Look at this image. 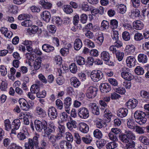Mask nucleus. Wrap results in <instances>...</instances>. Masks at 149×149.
I'll return each instance as SVG.
<instances>
[{"label":"nucleus","instance_id":"7c9ffc66","mask_svg":"<svg viewBox=\"0 0 149 149\" xmlns=\"http://www.w3.org/2000/svg\"><path fill=\"white\" fill-rule=\"evenodd\" d=\"M42 60L40 58H38L35 59L33 64L34 68L36 70L39 69L41 67Z\"/></svg>","mask_w":149,"mask_h":149},{"label":"nucleus","instance_id":"864d4df0","mask_svg":"<svg viewBox=\"0 0 149 149\" xmlns=\"http://www.w3.org/2000/svg\"><path fill=\"white\" fill-rule=\"evenodd\" d=\"M125 132L129 140H130V139H135V136L131 131H126Z\"/></svg>","mask_w":149,"mask_h":149},{"label":"nucleus","instance_id":"052dcab7","mask_svg":"<svg viewBox=\"0 0 149 149\" xmlns=\"http://www.w3.org/2000/svg\"><path fill=\"white\" fill-rule=\"evenodd\" d=\"M32 22L29 20H26L22 22L21 24L22 26L25 27H29L32 25Z\"/></svg>","mask_w":149,"mask_h":149},{"label":"nucleus","instance_id":"a878e982","mask_svg":"<svg viewBox=\"0 0 149 149\" xmlns=\"http://www.w3.org/2000/svg\"><path fill=\"white\" fill-rule=\"evenodd\" d=\"M42 48L44 51L47 53H49L54 50V48L53 47L47 44H45L43 45Z\"/></svg>","mask_w":149,"mask_h":149},{"label":"nucleus","instance_id":"412c9836","mask_svg":"<svg viewBox=\"0 0 149 149\" xmlns=\"http://www.w3.org/2000/svg\"><path fill=\"white\" fill-rule=\"evenodd\" d=\"M82 46V42L80 39L77 38L75 40L74 44V47L75 50L77 51L79 50Z\"/></svg>","mask_w":149,"mask_h":149},{"label":"nucleus","instance_id":"c756f323","mask_svg":"<svg viewBox=\"0 0 149 149\" xmlns=\"http://www.w3.org/2000/svg\"><path fill=\"white\" fill-rule=\"evenodd\" d=\"M101 58L104 61L108 60L110 59V56L109 52L106 51H103L100 54Z\"/></svg>","mask_w":149,"mask_h":149},{"label":"nucleus","instance_id":"49530a36","mask_svg":"<svg viewBox=\"0 0 149 149\" xmlns=\"http://www.w3.org/2000/svg\"><path fill=\"white\" fill-rule=\"evenodd\" d=\"M81 8L85 11H88L90 9V7L87 2H83L81 4Z\"/></svg>","mask_w":149,"mask_h":149},{"label":"nucleus","instance_id":"5701e85b","mask_svg":"<svg viewBox=\"0 0 149 149\" xmlns=\"http://www.w3.org/2000/svg\"><path fill=\"white\" fill-rule=\"evenodd\" d=\"M148 57L146 55L141 54L138 56V60L139 62L143 63H146L148 61Z\"/></svg>","mask_w":149,"mask_h":149},{"label":"nucleus","instance_id":"a18cd8bd","mask_svg":"<svg viewBox=\"0 0 149 149\" xmlns=\"http://www.w3.org/2000/svg\"><path fill=\"white\" fill-rule=\"evenodd\" d=\"M109 26V23L107 21L104 20L102 22L101 27L103 30L108 29Z\"/></svg>","mask_w":149,"mask_h":149},{"label":"nucleus","instance_id":"2eb2a0df","mask_svg":"<svg viewBox=\"0 0 149 149\" xmlns=\"http://www.w3.org/2000/svg\"><path fill=\"white\" fill-rule=\"evenodd\" d=\"M59 144L62 149H71L72 148L71 143L66 141H61L60 142Z\"/></svg>","mask_w":149,"mask_h":149},{"label":"nucleus","instance_id":"5fc2aeb1","mask_svg":"<svg viewBox=\"0 0 149 149\" xmlns=\"http://www.w3.org/2000/svg\"><path fill=\"white\" fill-rule=\"evenodd\" d=\"M127 125L128 127L131 129H134L136 125H135L134 122L131 120H129L127 122Z\"/></svg>","mask_w":149,"mask_h":149},{"label":"nucleus","instance_id":"9d476101","mask_svg":"<svg viewBox=\"0 0 149 149\" xmlns=\"http://www.w3.org/2000/svg\"><path fill=\"white\" fill-rule=\"evenodd\" d=\"M26 58V63L28 62L30 66H32L31 62L33 61L36 57V55L34 53H27L25 54Z\"/></svg>","mask_w":149,"mask_h":149},{"label":"nucleus","instance_id":"b1692460","mask_svg":"<svg viewBox=\"0 0 149 149\" xmlns=\"http://www.w3.org/2000/svg\"><path fill=\"white\" fill-rule=\"evenodd\" d=\"M39 3L43 7L46 9H50L52 6V4L51 3L46 2L45 0H40Z\"/></svg>","mask_w":149,"mask_h":149},{"label":"nucleus","instance_id":"a211bd4d","mask_svg":"<svg viewBox=\"0 0 149 149\" xmlns=\"http://www.w3.org/2000/svg\"><path fill=\"white\" fill-rule=\"evenodd\" d=\"M133 26L135 29L138 30H141L144 26L143 22L139 20L134 22L133 23Z\"/></svg>","mask_w":149,"mask_h":149},{"label":"nucleus","instance_id":"473e14b6","mask_svg":"<svg viewBox=\"0 0 149 149\" xmlns=\"http://www.w3.org/2000/svg\"><path fill=\"white\" fill-rule=\"evenodd\" d=\"M63 9L67 14H70L73 12L72 7L69 5H64L63 7Z\"/></svg>","mask_w":149,"mask_h":149},{"label":"nucleus","instance_id":"8fccbe9b","mask_svg":"<svg viewBox=\"0 0 149 149\" xmlns=\"http://www.w3.org/2000/svg\"><path fill=\"white\" fill-rule=\"evenodd\" d=\"M110 24L112 29H116L118 26V22L115 19H112L111 20Z\"/></svg>","mask_w":149,"mask_h":149},{"label":"nucleus","instance_id":"bf43d9fd","mask_svg":"<svg viewBox=\"0 0 149 149\" xmlns=\"http://www.w3.org/2000/svg\"><path fill=\"white\" fill-rule=\"evenodd\" d=\"M137 133L139 134H142L144 133V130L143 128L139 126L136 125L135 129H134Z\"/></svg>","mask_w":149,"mask_h":149},{"label":"nucleus","instance_id":"6ab92c4d","mask_svg":"<svg viewBox=\"0 0 149 149\" xmlns=\"http://www.w3.org/2000/svg\"><path fill=\"white\" fill-rule=\"evenodd\" d=\"M100 90L103 93H107L111 90L110 87L107 83L102 84L100 86Z\"/></svg>","mask_w":149,"mask_h":149},{"label":"nucleus","instance_id":"f3484780","mask_svg":"<svg viewBox=\"0 0 149 149\" xmlns=\"http://www.w3.org/2000/svg\"><path fill=\"white\" fill-rule=\"evenodd\" d=\"M0 31L5 37L9 38H11L12 36V33L8 31V29L5 27H1L0 29Z\"/></svg>","mask_w":149,"mask_h":149},{"label":"nucleus","instance_id":"774afa93","mask_svg":"<svg viewBox=\"0 0 149 149\" xmlns=\"http://www.w3.org/2000/svg\"><path fill=\"white\" fill-rule=\"evenodd\" d=\"M46 93L45 91L44 90L42 92H38L36 94L37 97L38 98H44L45 97L46 95Z\"/></svg>","mask_w":149,"mask_h":149},{"label":"nucleus","instance_id":"4468645a","mask_svg":"<svg viewBox=\"0 0 149 149\" xmlns=\"http://www.w3.org/2000/svg\"><path fill=\"white\" fill-rule=\"evenodd\" d=\"M136 60L133 56H129L126 60L127 65L129 67L134 66L135 65Z\"/></svg>","mask_w":149,"mask_h":149},{"label":"nucleus","instance_id":"39448f33","mask_svg":"<svg viewBox=\"0 0 149 149\" xmlns=\"http://www.w3.org/2000/svg\"><path fill=\"white\" fill-rule=\"evenodd\" d=\"M91 77L94 81H98L103 77V74L100 70H94L91 74Z\"/></svg>","mask_w":149,"mask_h":149},{"label":"nucleus","instance_id":"f704fd0d","mask_svg":"<svg viewBox=\"0 0 149 149\" xmlns=\"http://www.w3.org/2000/svg\"><path fill=\"white\" fill-rule=\"evenodd\" d=\"M84 43L88 47L91 48H93L95 46L93 42L88 39H86L84 40Z\"/></svg>","mask_w":149,"mask_h":149},{"label":"nucleus","instance_id":"f8f14e48","mask_svg":"<svg viewBox=\"0 0 149 149\" xmlns=\"http://www.w3.org/2000/svg\"><path fill=\"white\" fill-rule=\"evenodd\" d=\"M89 107L91 109L93 113L96 115L100 114L99 109L95 103H91L89 104Z\"/></svg>","mask_w":149,"mask_h":149},{"label":"nucleus","instance_id":"6e6552de","mask_svg":"<svg viewBox=\"0 0 149 149\" xmlns=\"http://www.w3.org/2000/svg\"><path fill=\"white\" fill-rule=\"evenodd\" d=\"M47 113L49 116L53 119L56 118L58 116V112L57 109L52 106L50 107L49 108Z\"/></svg>","mask_w":149,"mask_h":149},{"label":"nucleus","instance_id":"680f3d73","mask_svg":"<svg viewBox=\"0 0 149 149\" xmlns=\"http://www.w3.org/2000/svg\"><path fill=\"white\" fill-rule=\"evenodd\" d=\"M87 15L85 14H83L80 16V21L83 24L85 23L87 20Z\"/></svg>","mask_w":149,"mask_h":149},{"label":"nucleus","instance_id":"f257e3e1","mask_svg":"<svg viewBox=\"0 0 149 149\" xmlns=\"http://www.w3.org/2000/svg\"><path fill=\"white\" fill-rule=\"evenodd\" d=\"M34 124L33 123H31V127L33 131L34 130V126L35 129L38 132H41L42 129L44 130V134H45L46 136L51 134L52 133L54 132L56 129V127L53 122H49L47 128V121L42 120L41 121L38 120H36L34 121Z\"/></svg>","mask_w":149,"mask_h":149},{"label":"nucleus","instance_id":"20e7f679","mask_svg":"<svg viewBox=\"0 0 149 149\" xmlns=\"http://www.w3.org/2000/svg\"><path fill=\"white\" fill-rule=\"evenodd\" d=\"M145 116V113L140 111H136L134 114L135 121L140 125L143 124L146 122L147 119Z\"/></svg>","mask_w":149,"mask_h":149},{"label":"nucleus","instance_id":"393cba45","mask_svg":"<svg viewBox=\"0 0 149 149\" xmlns=\"http://www.w3.org/2000/svg\"><path fill=\"white\" fill-rule=\"evenodd\" d=\"M70 81L71 85L75 88L78 87L80 84L78 79L75 77H72L70 79Z\"/></svg>","mask_w":149,"mask_h":149},{"label":"nucleus","instance_id":"0eeeda50","mask_svg":"<svg viewBox=\"0 0 149 149\" xmlns=\"http://www.w3.org/2000/svg\"><path fill=\"white\" fill-rule=\"evenodd\" d=\"M97 90L96 88L93 86L89 87L87 90L86 95L89 98H93L95 97Z\"/></svg>","mask_w":149,"mask_h":149},{"label":"nucleus","instance_id":"1a4fd4ad","mask_svg":"<svg viewBox=\"0 0 149 149\" xmlns=\"http://www.w3.org/2000/svg\"><path fill=\"white\" fill-rule=\"evenodd\" d=\"M72 103V99L70 97H66L64 101V105L65 111L68 114L70 113V107Z\"/></svg>","mask_w":149,"mask_h":149},{"label":"nucleus","instance_id":"603ef678","mask_svg":"<svg viewBox=\"0 0 149 149\" xmlns=\"http://www.w3.org/2000/svg\"><path fill=\"white\" fill-rule=\"evenodd\" d=\"M9 10L10 12L13 14H16L17 13L18 8L16 6L10 5V6Z\"/></svg>","mask_w":149,"mask_h":149},{"label":"nucleus","instance_id":"2f4dec72","mask_svg":"<svg viewBox=\"0 0 149 149\" xmlns=\"http://www.w3.org/2000/svg\"><path fill=\"white\" fill-rule=\"evenodd\" d=\"M106 143V141L104 139H99L96 142V144L98 148H101Z\"/></svg>","mask_w":149,"mask_h":149},{"label":"nucleus","instance_id":"cd10ccee","mask_svg":"<svg viewBox=\"0 0 149 149\" xmlns=\"http://www.w3.org/2000/svg\"><path fill=\"white\" fill-rule=\"evenodd\" d=\"M121 76L124 79L128 81L132 78V75L130 73L126 72H123L121 73Z\"/></svg>","mask_w":149,"mask_h":149},{"label":"nucleus","instance_id":"338daca9","mask_svg":"<svg viewBox=\"0 0 149 149\" xmlns=\"http://www.w3.org/2000/svg\"><path fill=\"white\" fill-rule=\"evenodd\" d=\"M116 92L120 94H124L125 93V88L121 87H118L115 89Z\"/></svg>","mask_w":149,"mask_h":149},{"label":"nucleus","instance_id":"0e129e2a","mask_svg":"<svg viewBox=\"0 0 149 149\" xmlns=\"http://www.w3.org/2000/svg\"><path fill=\"white\" fill-rule=\"evenodd\" d=\"M81 139L82 141L86 144L90 143L92 141V138L90 137H88L87 136L82 137Z\"/></svg>","mask_w":149,"mask_h":149},{"label":"nucleus","instance_id":"ea45409f","mask_svg":"<svg viewBox=\"0 0 149 149\" xmlns=\"http://www.w3.org/2000/svg\"><path fill=\"white\" fill-rule=\"evenodd\" d=\"M93 135L94 137L97 139L101 138L102 136L101 131L98 129H96L94 131Z\"/></svg>","mask_w":149,"mask_h":149},{"label":"nucleus","instance_id":"09e8293b","mask_svg":"<svg viewBox=\"0 0 149 149\" xmlns=\"http://www.w3.org/2000/svg\"><path fill=\"white\" fill-rule=\"evenodd\" d=\"M30 17V15H29L22 14L19 15L18 17V19L21 20L25 19H29Z\"/></svg>","mask_w":149,"mask_h":149},{"label":"nucleus","instance_id":"c03bdc74","mask_svg":"<svg viewBox=\"0 0 149 149\" xmlns=\"http://www.w3.org/2000/svg\"><path fill=\"white\" fill-rule=\"evenodd\" d=\"M13 125L14 126V128L16 130L18 129L20 125V122L18 119H15L12 123Z\"/></svg>","mask_w":149,"mask_h":149},{"label":"nucleus","instance_id":"e433bc0d","mask_svg":"<svg viewBox=\"0 0 149 149\" xmlns=\"http://www.w3.org/2000/svg\"><path fill=\"white\" fill-rule=\"evenodd\" d=\"M134 71L138 75H141L144 73V69L140 66H137L134 70Z\"/></svg>","mask_w":149,"mask_h":149},{"label":"nucleus","instance_id":"aec40b11","mask_svg":"<svg viewBox=\"0 0 149 149\" xmlns=\"http://www.w3.org/2000/svg\"><path fill=\"white\" fill-rule=\"evenodd\" d=\"M137 103V101L136 99H130L127 102L126 105L130 108L134 109L136 107Z\"/></svg>","mask_w":149,"mask_h":149},{"label":"nucleus","instance_id":"4c0bfd02","mask_svg":"<svg viewBox=\"0 0 149 149\" xmlns=\"http://www.w3.org/2000/svg\"><path fill=\"white\" fill-rule=\"evenodd\" d=\"M117 144L115 141L112 142L107 143L106 145V147L107 149H113L116 148Z\"/></svg>","mask_w":149,"mask_h":149},{"label":"nucleus","instance_id":"4be33fe9","mask_svg":"<svg viewBox=\"0 0 149 149\" xmlns=\"http://www.w3.org/2000/svg\"><path fill=\"white\" fill-rule=\"evenodd\" d=\"M42 19L46 22H49L50 18V14L47 11H45L42 12L40 15Z\"/></svg>","mask_w":149,"mask_h":149},{"label":"nucleus","instance_id":"dca6fc26","mask_svg":"<svg viewBox=\"0 0 149 149\" xmlns=\"http://www.w3.org/2000/svg\"><path fill=\"white\" fill-rule=\"evenodd\" d=\"M79 130L83 133H86L88 131V126L85 123H80L79 124Z\"/></svg>","mask_w":149,"mask_h":149},{"label":"nucleus","instance_id":"423d86ee","mask_svg":"<svg viewBox=\"0 0 149 149\" xmlns=\"http://www.w3.org/2000/svg\"><path fill=\"white\" fill-rule=\"evenodd\" d=\"M78 113L79 117L82 119H86L89 115L88 109L85 107L79 108L78 111Z\"/></svg>","mask_w":149,"mask_h":149},{"label":"nucleus","instance_id":"e2e57ef3","mask_svg":"<svg viewBox=\"0 0 149 149\" xmlns=\"http://www.w3.org/2000/svg\"><path fill=\"white\" fill-rule=\"evenodd\" d=\"M116 57L119 61H121L123 58L124 54L123 52H120L119 51L117 52L115 54Z\"/></svg>","mask_w":149,"mask_h":149},{"label":"nucleus","instance_id":"4d7b16f0","mask_svg":"<svg viewBox=\"0 0 149 149\" xmlns=\"http://www.w3.org/2000/svg\"><path fill=\"white\" fill-rule=\"evenodd\" d=\"M119 12L122 14H124L126 10V7L125 5L123 4H120L118 7Z\"/></svg>","mask_w":149,"mask_h":149},{"label":"nucleus","instance_id":"37998d69","mask_svg":"<svg viewBox=\"0 0 149 149\" xmlns=\"http://www.w3.org/2000/svg\"><path fill=\"white\" fill-rule=\"evenodd\" d=\"M4 126L6 130L8 131L11 129V125L10 122L8 119H6L4 121Z\"/></svg>","mask_w":149,"mask_h":149},{"label":"nucleus","instance_id":"c85d7f7f","mask_svg":"<svg viewBox=\"0 0 149 149\" xmlns=\"http://www.w3.org/2000/svg\"><path fill=\"white\" fill-rule=\"evenodd\" d=\"M29 29L30 32L33 34H35L37 32L40 34L42 32L41 29H39L38 27L35 25L32 26Z\"/></svg>","mask_w":149,"mask_h":149},{"label":"nucleus","instance_id":"79ce46f5","mask_svg":"<svg viewBox=\"0 0 149 149\" xmlns=\"http://www.w3.org/2000/svg\"><path fill=\"white\" fill-rule=\"evenodd\" d=\"M104 116L105 117L107 118L109 120L111 117L112 116V114L111 112L108 109L105 110L104 112Z\"/></svg>","mask_w":149,"mask_h":149},{"label":"nucleus","instance_id":"69168bd1","mask_svg":"<svg viewBox=\"0 0 149 149\" xmlns=\"http://www.w3.org/2000/svg\"><path fill=\"white\" fill-rule=\"evenodd\" d=\"M74 136L76 139V142L78 144H80L81 142V139L80 136L77 133H74Z\"/></svg>","mask_w":149,"mask_h":149},{"label":"nucleus","instance_id":"7ed1b4c3","mask_svg":"<svg viewBox=\"0 0 149 149\" xmlns=\"http://www.w3.org/2000/svg\"><path fill=\"white\" fill-rule=\"evenodd\" d=\"M39 137V135L36 134L32 139H29L28 141L25 143L24 147L25 149H34V146L36 147L38 146L39 144L38 139Z\"/></svg>","mask_w":149,"mask_h":149},{"label":"nucleus","instance_id":"bb28decb","mask_svg":"<svg viewBox=\"0 0 149 149\" xmlns=\"http://www.w3.org/2000/svg\"><path fill=\"white\" fill-rule=\"evenodd\" d=\"M40 83H38L32 85L31 88V92L32 93L37 94L40 90Z\"/></svg>","mask_w":149,"mask_h":149},{"label":"nucleus","instance_id":"13d9d810","mask_svg":"<svg viewBox=\"0 0 149 149\" xmlns=\"http://www.w3.org/2000/svg\"><path fill=\"white\" fill-rule=\"evenodd\" d=\"M131 16H134L135 17H139L140 15V11L139 10L135 9V10L133 9L131 10Z\"/></svg>","mask_w":149,"mask_h":149},{"label":"nucleus","instance_id":"6e6d98bb","mask_svg":"<svg viewBox=\"0 0 149 149\" xmlns=\"http://www.w3.org/2000/svg\"><path fill=\"white\" fill-rule=\"evenodd\" d=\"M122 37L123 39L125 41H128L130 39V34L127 31L124 32L123 33Z\"/></svg>","mask_w":149,"mask_h":149},{"label":"nucleus","instance_id":"c9c22d12","mask_svg":"<svg viewBox=\"0 0 149 149\" xmlns=\"http://www.w3.org/2000/svg\"><path fill=\"white\" fill-rule=\"evenodd\" d=\"M139 140L144 144L146 145H149V139L146 137L141 136L139 138Z\"/></svg>","mask_w":149,"mask_h":149},{"label":"nucleus","instance_id":"3c124183","mask_svg":"<svg viewBox=\"0 0 149 149\" xmlns=\"http://www.w3.org/2000/svg\"><path fill=\"white\" fill-rule=\"evenodd\" d=\"M70 71L72 73H75L77 70V66L74 63H72L70 66Z\"/></svg>","mask_w":149,"mask_h":149},{"label":"nucleus","instance_id":"ddd939ff","mask_svg":"<svg viewBox=\"0 0 149 149\" xmlns=\"http://www.w3.org/2000/svg\"><path fill=\"white\" fill-rule=\"evenodd\" d=\"M19 103L21 107L23 109V110L26 111L29 110L30 109L28 102L24 99H20L19 100Z\"/></svg>","mask_w":149,"mask_h":149},{"label":"nucleus","instance_id":"f03ea898","mask_svg":"<svg viewBox=\"0 0 149 149\" xmlns=\"http://www.w3.org/2000/svg\"><path fill=\"white\" fill-rule=\"evenodd\" d=\"M67 112L61 113L60 115V119L61 123L68 122L66 123V126L68 128L70 131L74 132L73 128L77 127V123L74 120H73L71 117L68 115Z\"/></svg>","mask_w":149,"mask_h":149},{"label":"nucleus","instance_id":"58836bf2","mask_svg":"<svg viewBox=\"0 0 149 149\" xmlns=\"http://www.w3.org/2000/svg\"><path fill=\"white\" fill-rule=\"evenodd\" d=\"M119 139L121 141L124 143H128L129 142V140L126 134H121L119 136Z\"/></svg>","mask_w":149,"mask_h":149},{"label":"nucleus","instance_id":"de8ad7c7","mask_svg":"<svg viewBox=\"0 0 149 149\" xmlns=\"http://www.w3.org/2000/svg\"><path fill=\"white\" fill-rule=\"evenodd\" d=\"M26 134H24L23 132H20L17 134V138L20 141H23L26 139Z\"/></svg>","mask_w":149,"mask_h":149},{"label":"nucleus","instance_id":"9b49d317","mask_svg":"<svg viewBox=\"0 0 149 149\" xmlns=\"http://www.w3.org/2000/svg\"><path fill=\"white\" fill-rule=\"evenodd\" d=\"M128 113V111L125 108L119 109L117 112V114L118 116L120 118H123L127 116Z\"/></svg>","mask_w":149,"mask_h":149},{"label":"nucleus","instance_id":"72a5a7b5","mask_svg":"<svg viewBox=\"0 0 149 149\" xmlns=\"http://www.w3.org/2000/svg\"><path fill=\"white\" fill-rule=\"evenodd\" d=\"M76 60L77 63L79 65H82L85 64V61L84 58L81 56H77Z\"/></svg>","mask_w":149,"mask_h":149},{"label":"nucleus","instance_id":"a19ab883","mask_svg":"<svg viewBox=\"0 0 149 149\" xmlns=\"http://www.w3.org/2000/svg\"><path fill=\"white\" fill-rule=\"evenodd\" d=\"M135 48L133 45H127L126 47V52L129 53H133L135 51Z\"/></svg>","mask_w":149,"mask_h":149}]
</instances>
